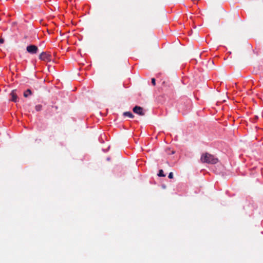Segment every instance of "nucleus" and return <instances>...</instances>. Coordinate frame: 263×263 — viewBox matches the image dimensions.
<instances>
[{
  "label": "nucleus",
  "instance_id": "9d476101",
  "mask_svg": "<svg viewBox=\"0 0 263 263\" xmlns=\"http://www.w3.org/2000/svg\"><path fill=\"white\" fill-rule=\"evenodd\" d=\"M168 178H170V179H172L173 178V174L172 172H171L169 173L168 174Z\"/></svg>",
  "mask_w": 263,
  "mask_h": 263
},
{
  "label": "nucleus",
  "instance_id": "f03ea898",
  "mask_svg": "<svg viewBox=\"0 0 263 263\" xmlns=\"http://www.w3.org/2000/svg\"><path fill=\"white\" fill-rule=\"evenodd\" d=\"M26 50L28 52L31 54H35L38 48L35 45H29L27 47Z\"/></svg>",
  "mask_w": 263,
  "mask_h": 263
},
{
  "label": "nucleus",
  "instance_id": "ddd939ff",
  "mask_svg": "<svg viewBox=\"0 0 263 263\" xmlns=\"http://www.w3.org/2000/svg\"><path fill=\"white\" fill-rule=\"evenodd\" d=\"M172 154H174V151H172Z\"/></svg>",
  "mask_w": 263,
  "mask_h": 263
},
{
  "label": "nucleus",
  "instance_id": "f257e3e1",
  "mask_svg": "<svg viewBox=\"0 0 263 263\" xmlns=\"http://www.w3.org/2000/svg\"><path fill=\"white\" fill-rule=\"evenodd\" d=\"M201 161L203 163L211 164H215L217 162L218 159L215 158L213 155L206 153L202 155L201 157Z\"/></svg>",
  "mask_w": 263,
  "mask_h": 263
},
{
  "label": "nucleus",
  "instance_id": "f8f14e48",
  "mask_svg": "<svg viewBox=\"0 0 263 263\" xmlns=\"http://www.w3.org/2000/svg\"><path fill=\"white\" fill-rule=\"evenodd\" d=\"M4 42V40L3 39H0V43L2 44Z\"/></svg>",
  "mask_w": 263,
  "mask_h": 263
},
{
  "label": "nucleus",
  "instance_id": "39448f33",
  "mask_svg": "<svg viewBox=\"0 0 263 263\" xmlns=\"http://www.w3.org/2000/svg\"><path fill=\"white\" fill-rule=\"evenodd\" d=\"M11 95L12 96L11 100L12 101H13V102H16L17 101V95H16V90H12L11 93Z\"/></svg>",
  "mask_w": 263,
  "mask_h": 263
},
{
  "label": "nucleus",
  "instance_id": "9b49d317",
  "mask_svg": "<svg viewBox=\"0 0 263 263\" xmlns=\"http://www.w3.org/2000/svg\"><path fill=\"white\" fill-rule=\"evenodd\" d=\"M152 83L153 84V85L154 86H155L156 85L155 79V78H152Z\"/></svg>",
  "mask_w": 263,
  "mask_h": 263
},
{
  "label": "nucleus",
  "instance_id": "7ed1b4c3",
  "mask_svg": "<svg viewBox=\"0 0 263 263\" xmlns=\"http://www.w3.org/2000/svg\"><path fill=\"white\" fill-rule=\"evenodd\" d=\"M39 58H40V59L43 60V61H48L51 60V59H50L51 55L50 54H49L48 53H47L46 52H43L40 55Z\"/></svg>",
  "mask_w": 263,
  "mask_h": 263
},
{
  "label": "nucleus",
  "instance_id": "1a4fd4ad",
  "mask_svg": "<svg viewBox=\"0 0 263 263\" xmlns=\"http://www.w3.org/2000/svg\"><path fill=\"white\" fill-rule=\"evenodd\" d=\"M42 105H37L35 106V109L36 111H40L42 109Z\"/></svg>",
  "mask_w": 263,
  "mask_h": 263
},
{
  "label": "nucleus",
  "instance_id": "20e7f679",
  "mask_svg": "<svg viewBox=\"0 0 263 263\" xmlns=\"http://www.w3.org/2000/svg\"><path fill=\"white\" fill-rule=\"evenodd\" d=\"M133 111L140 116H143L144 115L143 111V108L140 106H136L133 108Z\"/></svg>",
  "mask_w": 263,
  "mask_h": 263
},
{
  "label": "nucleus",
  "instance_id": "6e6552de",
  "mask_svg": "<svg viewBox=\"0 0 263 263\" xmlns=\"http://www.w3.org/2000/svg\"><path fill=\"white\" fill-rule=\"evenodd\" d=\"M158 176L159 177H165V175L163 173V171L162 170H160L159 171V173L158 174Z\"/></svg>",
  "mask_w": 263,
  "mask_h": 263
},
{
  "label": "nucleus",
  "instance_id": "0eeeda50",
  "mask_svg": "<svg viewBox=\"0 0 263 263\" xmlns=\"http://www.w3.org/2000/svg\"><path fill=\"white\" fill-rule=\"evenodd\" d=\"M31 95V91L30 89H28L24 93V96L25 97H28L29 95Z\"/></svg>",
  "mask_w": 263,
  "mask_h": 263
},
{
  "label": "nucleus",
  "instance_id": "423d86ee",
  "mask_svg": "<svg viewBox=\"0 0 263 263\" xmlns=\"http://www.w3.org/2000/svg\"><path fill=\"white\" fill-rule=\"evenodd\" d=\"M123 115L124 116L128 117L130 118H133L134 117V116L132 114V113L131 112H129V111L124 112L123 113Z\"/></svg>",
  "mask_w": 263,
  "mask_h": 263
}]
</instances>
